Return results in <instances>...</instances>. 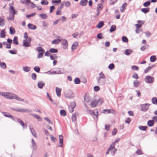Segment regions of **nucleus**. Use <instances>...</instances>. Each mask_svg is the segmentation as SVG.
<instances>
[{
    "mask_svg": "<svg viewBox=\"0 0 157 157\" xmlns=\"http://www.w3.org/2000/svg\"><path fill=\"white\" fill-rule=\"evenodd\" d=\"M15 14H12L10 15L9 17L7 18L9 20H13L14 19V16Z\"/></svg>",
    "mask_w": 157,
    "mask_h": 157,
    "instance_id": "a18cd8bd",
    "label": "nucleus"
},
{
    "mask_svg": "<svg viewBox=\"0 0 157 157\" xmlns=\"http://www.w3.org/2000/svg\"><path fill=\"white\" fill-rule=\"evenodd\" d=\"M104 25V22L103 21H100L97 25V27L99 29L102 28Z\"/></svg>",
    "mask_w": 157,
    "mask_h": 157,
    "instance_id": "cd10ccee",
    "label": "nucleus"
},
{
    "mask_svg": "<svg viewBox=\"0 0 157 157\" xmlns=\"http://www.w3.org/2000/svg\"><path fill=\"white\" fill-rule=\"evenodd\" d=\"M9 52L10 54L13 55L16 54L17 53V51L15 49H14L13 50H10L9 51Z\"/></svg>",
    "mask_w": 157,
    "mask_h": 157,
    "instance_id": "58836bf2",
    "label": "nucleus"
},
{
    "mask_svg": "<svg viewBox=\"0 0 157 157\" xmlns=\"http://www.w3.org/2000/svg\"><path fill=\"white\" fill-rule=\"evenodd\" d=\"M132 77L133 78L136 79H138L139 78V77L137 74L136 73H135L133 74L132 75Z\"/></svg>",
    "mask_w": 157,
    "mask_h": 157,
    "instance_id": "338daca9",
    "label": "nucleus"
},
{
    "mask_svg": "<svg viewBox=\"0 0 157 157\" xmlns=\"http://www.w3.org/2000/svg\"><path fill=\"white\" fill-rule=\"evenodd\" d=\"M39 15L42 19H47L48 17V15L45 13H42L39 14Z\"/></svg>",
    "mask_w": 157,
    "mask_h": 157,
    "instance_id": "2f4dec72",
    "label": "nucleus"
},
{
    "mask_svg": "<svg viewBox=\"0 0 157 157\" xmlns=\"http://www.w3.org/2000/svg\"><path fill=\"white\" fill-rule=\"evenodd\" d=\"M47 97L53 104H55V101L51 98L48 93H47Z\"/></svg>",
    "mask_w": 157,
    "mask_h": 157,
    "instance_id": "09e8293b",
    "label": "nucleus"
},
{
    "mask_svg": "<svg viewBox=\"0 0 157 157\" xmlns=\"http://www.w3.org/2000/svg\"><path fill=\"white\" fill-rule=\"evenodd\" d=\"M0 95L7 99H14L19 101H24V99L20 98L16 94L13 93L0 92Z\"/></svg>",
    "mask_w": 157,
    "mask_h": 157,
    "instance_id": "f257e3e1",
    "label": "nucleus"
},
{
    "mask_svg": "<svg viewBox=\"0 0 157 157\" xmlns=\"http://www.w3.org/2000/svg\"><path fill=\"white\" fill-rule=\"evenodd\" d=\"M56 71L57 74H62L64 73V70L60 68H57Z\"/></svg>",
    "mask_w": 157,
    "mask_h": 157,
    "instance_id": "5701e85b",
    "label": "nucleus"
},
{
    "mask_svg": "<svg viewBox=\"0 0 157 157\" xmlns=\"http://www.w3.org/2000/svg\"><path fill=\"white\" fill-rule=\"evenodd\" d=\"M2 113L4 116L10 118L11 119H12L13 120L15 121V118L13 116H11L10 113L7 112H2Z\"/></svg>",
    "mask_w": 157,
    "mask_h": 157,
    "instance_id": "9b49d317",
    "label": "nucleus"
},
{
    "mask_svg": "<svg viewBox=\"0 0 157 157\" xmlns=\"http://www.w3.org/2000/svg\"><path fill=\"white\" fill-rule=\"evenodd\" d=\"M30 130L31 132L32 135L35 138H37V136L36 134V132L35 131L34 129L33 128H30Z\"/></svg>",
    "mask_w": 157,
    "mask_h": 157,
    "instance_id": "b1692460",
    "label": "nucleus"
},
{
    "mask_svg": "<svg viewBox=\"0 0 157 157\" xmlns=\"http://www.w3.org/2000/svg\"><path fill=\"white\" fill-rule=\"evenodd\" d=\"M147 128V127L146 126H140L139 127V129L143 131L146 130Z\"/></svg>",
    "mask_w": 157,
    "mask_h": 157,
    "instance_id": "de8ad7c7",
    "label": "nucleus"
},
{
    "mask_svg": "<svg viewBox=\"0 0 157 157\" xmlns=\"http://www.w3.org/2000/svg\"><path fill=\"white\" fill-rule=\"evenodd\" d=\"M11 4H9V6H10V13H12V14H15L16 13V11L15 10V9L14 8V7L12 6H11Z\"/></svg>",
    "mask_w": 157,
    "mask_h": 157,
    "instance_id": "f3484780",
    "label": "nucleus"
},
{
    "mask_svg": "<svg viewBox=\"0 0 157 157\" xmlns=\"http://www.w3.org/2000/svg\"><path fill=\"white\" fill-rule=\"evenodd\" d=\"M150 105V104L148 103H145L141 105H140L141 110L143 112L147 111L149 109Z\"/></svg>",
    "mask_w": 157,
    "mask_h": 157,
    "instance_id": "20e7f679",
    "label": "nucleus"
},
{
    "mask_svg": "<svg viewBox=\"0 0 157 157\" xmlns=\"http://www.w3.org/2000/svg\"><path fill=\"white\" fill-rule=\"evenodd\" d=\"M120 140V138H117V139L115 140V141L113 142L112 144H111V146H113L114 147V145L115 146V144L117 143H118L119 140Z\"/></svg>",
    "mask_w": 157,
    "mask_h": 157,
    "instance_id": "6e6d98bb",
    "label": "nucleus"
},
{
    "mask_svg": "<svg viewBox=\"0 0 157 157\" xmlns=\"http://www.w3.org/2000/svg\"><path fill=\"white\" fill-rule=\"evenodd\" d=\"M133 85L135 87H137L139 85V82L137 80L134 81L133 82Z\"/></svg>",
    "mask_w": 157,
    "mask_h": 157,
    "instance_id": "603ef678",
    "label": "nucleus"
},
{
    "mask_svg": "<svg viewBox=\"0 0 157 157\" xmlns=\"http://www.w3.org/2000/svg\"><path fill=\"white\" fill-rule=\"evenodd\" d=\"M31 39L30 37H29L27 40H23V45L24 47H28L31 46L30 43L31 42Z\"/></svg>",
    "mask_w": 157,
    "mask_h": 157,
    "instance_id": "7ed1b4c3",
    "label": "nucleus"
},
{
    "mask_svg": "<svg viewBox=\"0 0 157 157\" xmlns=\"http://www.w3.org/2000/svg\"><path fill=\"white\" fill-rule=\"evenodd\" d=\"M45 85V83L42 81H40L37 84L38 87L40 89H42Z\"/></svg>",
    "mask_w": 157,
    "mask_h": 157,
    "instance_id": "4468645a",
    "label": "nucleus"
},
{
    "mask_svg": "<svg viewBox=\"0 0 157 157\" xmlns=\"http://www.w3.org/2000/svg\"><path fill=\"white\" fill-rule=\"evenodd\" d=\"M31 77L33 79L35 80L36 79V75L35 73H33L31 74Z\"/></svg>",
    "mask_w": 157,
    "mask_h": 157,
    "instance_id": "bf43d9fd",
    "label": "nucleus"
},
{
    "mask_svg": "<svg viewBox=\"0 0 157 157\" xmlns=\"http://www.w3.org/2000/svg\"><path fill=\"white\" fill-rule=\"evenodd\" d=\"M99 76L97 77V78H102V79H106V77L103 72H101L100 73H99Z\"/></svg>",
    "mask_w": 157,
    "mask_h": 157,
    "instance_id": "aec40b11",
    "label": "nucleus"
},
{
    "mask_svg": "<svg viewBox=\"0 0 157 157\" xmlns=\"http://www.w3.org/2000/svg\"><path fill=\"white\" fill-rule=\"evenodd\" d=\"M60 113L61 115L62 116L64 117L66 115V113L64 110H61L60 111Z\"/></svg>",
    "mask_w": 157,
    "mask_h": 157,
    "instance_id": "ea45409f",
    "label": "nucleus"
},
{
    "mask_svg": "<svg viewBox=\"0 0 157 157\" xmlns=\"http://www.w3.org/2000/svg\"><path fill=\"white\" fill-rule=\"evenodd\" d=\"M17 121L20 123V124L22 126L23 128H25L24 122L23 121H22L21 119H20L19 118L17 119Z\"/></svg>",
    "mask_w": 157,
    "mask_h": 157,
    "instance_id": "bb28decb",
    "label": "nucleus"
},
{
    "mask_svg": "<svg viewBox=\"0 0 157 157\" xmlns=\"http://www.w3.org/2000/svg\"><path fill=\"white\" fill-rule=\"evenodd\" d=\"M5 20L1 17H0V26H3L4 25Z\"/></svg>",
    "mask_w": 157,
    "mask_h": 157,
    "instance_id": "c85d7f7f",
    "label": "nucleus"
},
{
    "mask_svg": "<svg viewBox=\"0 0 157 157\" xmlns=\"http://www.w3.org/2000/svg\"><path fill=\"white\" fill-rule=\"evenodd\" d=\"M156 57L155 56H151L150 58V60L151 62H154L156 60Z\"/></svg>",
    "mask_w": 157,
    "mask_h": 157,
    "instance_id": "c03bdc74",
    "label": "nucleus"
},
{
    "mask_svg": "<svg viewBox=\"0 0 157 157\" xmlns=\"http://www.w3.org/2000/svg\"><path fill=\"white\" fill-rule=\"evenodd\" d=\"M132 52V51L131 49H126L125 51L124 54L127 56H128Z\"/></svg>",
    "mask_w": 157,
    "mask_h": 157,
    "instance_id": "c756f323",
    "label": "nucleus"
},
{
    "mask_svg": "<svg viewBox=\"0 0 157 157\" xmlns=\"http://www.w3.org/2000/svg\"><path fill=\"white\" fill-rule=\"evenodd\" d=\"M97 82L99 85H102L105 84L106 79L96 78Z\"/></svg>",
    "mask_w": 157,
    "mask_h": 157,
    "instance_id": "6e6552de",
    "label": "nucleus"
},
{
    "mask_svg": "<svg viewBox=\"0 0 157 157\" xmlns=\"http://www.w3.org/2000/svg\"><path fill=\"white\" fill-rule=\"evenodd\" d=\"M71 118L73 121H76V117L75 114H73Z\"/></svg>",
    "mask_w": 157,
    "mask_h": 157,
    "instance_id": "69168bd1",
    "label": "nucleus"
},
{
    "mask_svg": "<svg viewBox=\"0 0 157 157\" xmlns=\"http://www.w3.org/2000/svg\"><path fill=\"white\" fill-rule=\"evenodd\" d=\"M40 3L42 5H47L48 4V2L47 0H41Z\"/></svg>",
    "mask_w": 157,
    "mask_h": 157,
    "instance_id": "49530a36",
    "label": "nucleus"
},
{
    "mask_svg": "<svg viewBox=\"0 0 157 157\" xmlns=\"http://www.w3.org/2000/svg\"><path fill=\"white\" fill-rule=\"evenodd\" d=\"M31 142L32 146V148H33L34 150H36L37 149V146L35 141L33 139H32Z\"/></svg>",
    "mask_w": 157,
    "mask_h": 157,
    "instance_id": "f8f14e48",
    "label": "nucleus"
},
{
    "mask_svg": "<svg viewBox=\"0 0 157 157\" xmlns=\"http://www.w3.org/2000/svg\"><path fill=\"white\" fill-rule=\"evenodd\" d=\"M28 26L29 29H31L35 30L36 28V27L35 25L30 23L28 24Z\"/></svg>",
    "mask_w": 157,
    "mask_h": 157,
    "instance_id": "412c9836",
    "label": "nucleus"
},
{
    "mask_svg": "<svg viewBox=\"0 0 157 157\" xmlns=\"http://www.w3.org/2000/svg\"><path fill=\"white\" fill-rule=\"evenodd\" d=\"M10 33L13 35L15 33V30L13 27H10Z\"/></svg>",
    "mask_w": 157,
    "mask_h": 157,
    "instance_id": "7c9ffc66",
    "label": "nucleus"
},
{
    "mask_svg": "<svg viewBox=\"0 0 157 157\" xmlns=\"http://www.w3.org/2000/svg\"><path fill=\"white\" fill-rule=\"evenodd\" d=\"M11 109L14 111L22 113H32V111L27 109H20V108H13Z\"/></svg>",
    "mask_w": 157,
    "mask_h": 157,
    "instance_id": "f03ea898",
    "label": "nucleus"
},
{
    "mask_svg": "<svg viewBox=\"0 0 157 157\" xmlns=\"http://www.w3.org/2000/svg\"><path fill=\"white\" fill-rule=\"evenodd\" d=\"M78 45V43L77 42H74L71 46V50H72L75 49Z\"/></svg>",
    "mask_w": 157,
    "mask_h": 157,
    "instance_id": "6ab92c4d",
    "label": "nucleus"
},
{
    "mask_svg": "<svg viewBox=\"0 0 157 157\" xmlns=\"http://www.w3.org/2000/svg\"><path fill=\"white\" fill-rule=\"evenodd\" d=\"M127 4L126 3H124L122 6L121 9V12H123L125 9V7L127 6Z\"/></svg>",
    "mask_w": 157,
    "mask_h": 157,
    "instance_id": "473e14b6",
    "label": "nucleus"
},
{
    "mask_svg": "<svg viewBox=\"0 0 157 157\" xmlns=\"http://www.w3.org/2000/svg\"><path fill=\"white\" fill-rule=\"evenodd\" d=\"M31 68L30 67L28 66H25L23 67L22 69L23 71L26 72H28L29 71Z\"/></svg>",
    "mask_w": 157,
    "mask_h": 157,
    "instance_id": "393cba45",
    "label": "nucleus"
},
{
    "mask_svg": "<svg viewBox=\"0 0 157 157\" xmlns=\"http://www.w3.org/2000/svg\"><path fill=\"white\" fill-rule=\"evenodd\" d=\"M49 52L52 53H56L58 52V50L57 49L51 48L50 49Z\"/></svg>",
    "mask_w": 157,
    "mask_h": 157,
    "instance_id": "4c0bfd02",
    "label": "nucleus"
},
{
    "mask_svg": "<svg viewBox=\"0 0 157 157\" xmlns=\"http://www.w3.org/2000/svg\"><path fill=\"white\" fill-rule=\"evenodd\" d=\"M136 153L137 155H142L143 154L142 151L140 149H138L136 151Z\"/></svg>",
    "mask_w": 157,
    "mask_h": 157,
    "instance_id": "052dcab7",
    "label": "nucleus"
},
{
    "mask_svg": "<svg viewBox=\"0 0 157 157\" xmlns=\"http://www.w3.org/2000/svg\"><path fill=\"white\" fill-rule=\"evenodd\" d=\"M13 43L16 45H17L18 44V37L17 36H15L14 37L13 40Z\"/></svg>",
    "mask_w": 157,
    "mask_h": 157,
    "instance_id": "72a5a7b5",
    "label": "nucleus"
},
{
    "mask_svg": "<svg viewBox=\"0 0 157 157\" xmlns=\"http://www.w3.org/2000/svg\"><path fill=\"white\" fill-rule=\"evenodd\" d=\"M76 106V103L75 102L73 101L70 103V105L68 107V110L70 112L72 113L74 111V108Z\"/></svg>",
    "mask_w": 157,
    "mask_h": 157,
    "instance_id": "423d86ee",
    "label": "nucleus"
},
{
    "mask_svg": "<svg viewBox=\"0 0 157 157\" xmlns=\"http://www.w3.org/2000/svg\"><path fill=\"white\" fill-rule=\"evenodd\" d=\"M62 44L66 48H67L68 45V44L67 41L65 39H62Z\"/></svg>",
    "mask_w": 157,
    "mask_h": 157,
    "instance_id": "79ce46f5",
    "label": "nucleus"
},
{
    "mask_svg": "<svg viewBox=\"0 0 157 157\" xmlns=\"http://www.w3.org/2000/svg\"><path fill=\"white\" fill-rule=\"evenodd\" d=\"M36 50L38 51L39 52H44L45 51L44 49L42 48V47H37L36 48Z\"/></svg>",
    "mask_w": 157,
    "mask_h": 157,
    "instance_id": "e433bc0d",
    "label": "nucleus"
},
{
    "mask_svg": "<svg viewBox=\"0 0 157 157\" xmlns=\"http://www.w3.org/2000/svg\"><path fill=\"white\" fill-rule=\"evenodd\" d=\"M87 0H81L80 4L82 6H85L87 5Z\"/></svg>",
    "mask_w": 157,
    "mask_h": 157,
    "instance_id": "a211bd4d",
    "label": "nucleus"
},
{
    "mask_svg": "<svg viewBox=\"0 0 157 157\" xmlns=\"http://www.w3.org/2000/svg\"><path fill=\"white\" fill-rule=\"evenodd\" d=\"M98 100L97 99H94L92 100L90 104V106L91 107L94 108L96 106L98 105Z\"/></svg>",
    "mask_w": 157,
    "mask_h": 157,
    "instance_id": "0eeeda50",
    "label": "nucleus"
},
{
    "mask_svg": "<svg viewBox=\"0 0 157 157\" xmlns=\"http://www.w3.org/2000/svg\"><path fill=\"white\" fill-rule=\"evenodd\" d=\"M152 103L155 105L157 104V98L156 97L153 98L152 99Z\"/></svg>",
    "mask_w": 157,
    "mask_h": 157,
    "instance_id": "8fccbe9b",
    "label": "nucleus"
},
{
    "mask_svg": "<svg viewBox=\"0 0 157 157\" xmlns=\"http://www.w3.org/2000/svg\"><path fill=\"white\" fill-rule=\"evenodd\" d=\"M56 91L57 96L58 97H60L61 96V89L58 87H56Z\"/></svg>",
    "mask_w": 157,
    "mask_h": 157,
    "instance_id": "dca6fc26",
    "label": "nucleus"
},
{
    "mask_svg": "<svg viewBox=\"0 0 157 157\" xmlns=\"http://www.w3.org/2000/svg\"><path fill=\"white\" fill-rule=\"evenodd\" d=\"M0 67L2 69H6V64L4 62H2L0 63Z\"/></svg>",
    "mask_w": 157,
    "mask_h": 157,
    "instance_id": "37998d69",
    "label": "nucleus"
},
{
    "mask_svg": "<svg viewBox=\"0 0 157 157\" xmlns=\"http://www.w3.org/2000/svg\"><path fill=\"white\" fill-rule=\"evenodd\" d=\"M34 70L36 72L39 73L40 71V68L39 67L36 66L34 68Z\"/></svg>",
    "mask_w": 157,
    "mask_h": 157,
    "instance_id": "3c124183",
    "label": "nucleus"
},
{
    "mask_svg": "<svg viewBox=\"0 0 157 157\" xmlns=\"http://www.w3.org/2000/svg\"><path fill=\"white\" fill-rule=\"evenodd\" d=\"M150 4V2L149 1H147L144 2L143 4V5L144 7H147L149 6Z\"/></svg>",
    "mask_w": 157,
    "mask_h": 157,
    "instance_id": "680f3d73",
    "label": "nucleus"
},
{
    "mask_svg": "<svg viewBox=\"0 0 157 157\" xmlns=\"http://www.w3.org/2000/svg\"><path fill=\"white\" fill-rule=\"evenodd\" d=\"M109 150L111 152L112 154L113 155L117 151V149L115 148V146L114 145V147L111 146V144L110 145L109 147Z\"/></svg>",
    "mask_w": 157,
    "mask_h": 157,
    "instance_id": "9d476101",
    "label": "nucleus"
},
{
    "mask_svg": "<svg viewBox=\"0 0 157 157\" xmlns=\"http://www.w3.org/2000/svg\"><path fill=\"white\" fill-rule=\"evenodd\" d=\"M154 121L152 120H149L147 122V125L149 127L152 126L154 124Z\"/></svg>",
    "mask_w": 157,
    "mask_h": 157,
    "instance_id": "f704fd0d",
    "label": "nucleus"
},
{
    "mask_svg": "<svg viewBox=\"0 0 157 157\" xmlns=\"http://www.w3.org/2000/svg\"><path fill=\"white\" fill-rule=\"evenodd\" d=\"M122 40L124 42L127 43L128 42V39L127 37L125 36H123L122 37Z\"/></svg>",
    "mask_w": 157,
    "mask_h": 157,
    "instance_id": "864d4df0",
    "label": "nucleus"
},
{
    "mask_svg": "<svg viewBox=\"0 0 157 157\" xmlns=\"http://www.w3.org/2000/svg\"><path fill=\"white\" fill-rule=\"evenodd\" d=\"M30 115L36 118L39 121H41L42 120V118L39 115L32 113L30 114Z\"/></svg>",
    "mask_w": 157,
    "mask_h": 157,
    "instance_id": "2eb2a0df",
    "label": "nucleus"
},
{
    "mask_svg": "<svg viewBox=\"0 0 157 157\" xmlns=\"http://www.w3.org/2000/svg\"><path fill=\"white\" fill-rule=\"evenodd\" d=\"M84 97V101L87 102H89L91 100V97L87 93L85 94Z\"/></svg>",
    "mask_w": 157,
    "mask_h": 157,
    "instance_id": "1a4fd4ad",
    "label": "nucleus"
},
{
    "mask_svg": "<svg viewBox=\"0 0 157 157\" xmlns=\"http://www.w3.org/2000/svg\"><path fill=\"white\" fill-rule=\"evenodd\" d=\"M116 26L115 25H112L110 29L109 32L110 33L113 32L116 30Z\"/></svg>",
    "mask_w": 157,
    "mask_h": 157,
    "instance_id": "a19ab883",
    "label": "nucleus"
},
{
    "mask_svg": "<svg viewBox=\"0 0 157 157\" xmlns=\"http://www.w3.org/2000/svg\"><path fill=\"white\" fill-rule=\"evenodd\" d=\"M149 8H142L141 10V11L145 13H146L149 11Z\"/></svg>",
    "mask_w": 157,
    "mask_h": 157,
    "instance_id": "c9c22d12",
    "label": "nucleus"
},
{
    "mask_svg": "<svg viewBox=\"0 0 157 157\" xmlns=\"http://www.w3.org/2000/svg\"><path fill=\"white\" fill-rule=\"evenodd\" d=\"M44 52H39L37 56V58L38 59H40L43 57V55Z\"/></svg>",
    "mask_w": 157,
    "mask_h": 157,
    "instance_id": "4d7b16f0",
    "label": "nucleus"
},
{
    "mask_svg": "<svg viewBox=\"0 0 157 157\" xmlns=\"http://www.w3.org/2000/svg\"><path fill=\"white\" fill-rule=\"evenodd\" d=\"M109 68L110 70H112L114 67V64L112 63L109 65L108 67Z\"/></svg>",
    "mask_w": 157,
    "mask_h": 157,
    "instance_id": "774afa93",
    "label": "nucleus"
},
{
    "mask_svg": "<svg viewBox=\"0 0 157 157\" xmlns=\"http://www.w3.org/2000/svg\"><path fill=\"white\" fill-rule=\"evenodd\" d=\"M57 58V56L55 54L50 56V58L52 60H54V59H56Z\"/></svg>",
    "mask_w": 157,
    "mask_h": 157,
    "instance_id": "5fc2aeb1",
    "label": "nucleus"
},
{
    "mask_svg": "<svg viewBox=\"0 0 157 157\" xmlns=\"http://www.w3.org/2000/svg\"><path fill=\"white\" fill-rule=\"evenodd\" d=\"M97 37L98 38L101 39L103 38L102 34L101 33H98L97 35Z\"/></svg>",
    "mask_w": 157,
    "mask_h": 157,
    "instance_id": "e2e57ef3",
    "label": "nucleus"
},
{
    "mask_svg": "<svg viewBox=\"0 0 157 157\" xmlns=\"http://www.w3.org/2000/svg\"><path fill=\"white\" fill-rule=\"evenodd\" d=\"M6 36L5 31L4 29L1 30L0 33V37L2 38H4Z\"/></svg>",
    "mask_w": 157,
    "mask_h": 157,
    "instance_id": "4be33fe9",
    "label": "nucleus"
},
{
    "mask_svg": "<svg viewBox=\"0 0 157 157\" xmlns=\"http://www.w3.org/2000/svg\"><path fill=\"white\" fill-rule=\"evenodd\" d=\"M103 8V5L101 4H98V7H97V10H102V9Z\"/></svg>",
    "mask_w": 157,
    "mask_h": 157,
    "instance_id": "13d9d810",
    "label": "nucleus"
},
{
    "mask_svg": "<svg viewBox=\"0 0 157 157\" xmlns=\"http://www.w3.org/2000/svg\"><path fill=\"white\" fill-rule=\"evenodd\" d=\"M61 40L59 39H55L52 42V44H56L59 43Z\"/></svg>",
    "mask_w": 157,
    "mask_h": 157,
    "instance_id": "a878e982",
    "label": "nucleus"
},
{
    "mask_svg": "<svg viewBox=\"0 0 157 157\" xmlns=\"http://www.w3.org/2000/svg\"><path fill=\"white\" fill-rule=\"evenodd\" d=\"M59 143L61 144L59 146V147H63V137L62 135H59Z\"/></svg>",
    "mask_w": 157,
    "mask_h": 157,
    "instance_id": "ddd939ff",
    "label": "nucleus"
},
{
    "mask_svg": "<svg viewBox=\"0 0 157 157\" xmlns=\"http://www.w3.org/2000/svg\"><path fill=\"white\" fill-rule=\"evenodd\" d=\"M44 119L46 121H47V122H48V124H52V122L51 121H50V120L49 119H48V117H45L44 118Z\"/></svg>",
    "mask_w": 157,
    "mask_h": 157,
    "instance_id": "0e129e2a",
    "label": "nucleus"
},
{
    "mask_svg": "<svg viewBox=\"0 0 157 157\" xmlns=\"http://www.w3.org/2000/svg\"><path fill=\"white\" fill-rule=\"evenodd\" d=\"M154 80L153 77L150 76H147L145 77L144 80L147 83H151L153 82Z\"/></svg>",
    "mask_w": 157,
    "mask_h": 157,
    "instance_id": "39448f33",
    "label": "nucleus"
}]
</instances>
